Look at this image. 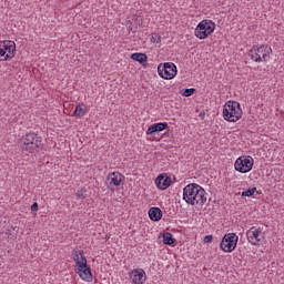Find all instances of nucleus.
<instances>
[{
  "label": "nucleus",
  "mask_w": 284,
  "mask_h": 284,
  "mask_svg": "<svg viewBox=\"0 0 284 284\" xmlns=\"http://www.w3.org/2000/svg\"><path fill=\"white\" fill-rule=\"evenodd\" d=\"M205 114V111H202L201 113H200V116H203Z\"/></svg>",
  "instance_id": "bb28decb"
},
{
  "label": "nucleus",
  "mask_w": 284,
  "mask_h": 284,
  "mask_svg": "<svg viewBox=\"0 0 284 284\" xmlns=\"http://www.w3.org/2000/svg\"><path fill=\"white\" fill-rule=\"evenodd\" d=\"M254 166V161L251 160L250 158H239L235 161L234 168L237 172H241L242 174H245L252 170Z\"/></svg>",
  "instance_id": "9d476101"
},
{
  "label": "nucleus",
  "mask_w": 284,
  "mask_h": 284,
  "mask_svg": "<svg viewBox=\"0 0 284 284\" xmlns=\"http://www.w3.org/2000/svg\"><path fill=\"white\" fill-rule=\"evenodd\" d=\"M2 48L3 49H1V57H4L3 61H10V59L14 58V52L17 50V44H14V41H2Z\"/></svg>",
  "instance_id": "1a4fd4ad"
},
{
  "label": "nucleus",
  "mask_w": 284,
  "mask_h": 284,
  "mask_svg": "<svg viewBox=\"0 0 284 284\" xmlns=\"http://www.w3.org/2000/svg\"><path fill=\"white\" fill-rule=\"evenodd\" d=\"M131 59L138 61V63H145V61H148V55L145 53H132Z\"/></svg>",
  "instance_id": "6ab92c4d"
},
{
  "label": "nucleus",
  "mask_w": 284,
  "mask_h": 284,
  "mask_svg": "<svg viewBox=\"0 0 284 284\" xmlns=\"http://www.w3.org/2000/svg\"><path fill=\"white\" fill-rule=\"evenodd\" d=\"M194 92H196V89L191 88V89H185L182 94H183V97H192V94H194Z\"/></svg>",
  "instance_id": "5701e85b"
},
{
  "label": "nucleus",
  "mask_w": 284,
  "mask_h": 284,
  "mask_svg": "<svg viewBox=\"0 0 284 284\" xmlns=\"http://www.w3.org/2000/svg\"><path fill=\"white\" fill-rule=\"evenodd\" d=\"M155 185L159 190H168L172 185V180L168 175L160 174L155 179Z\"/></svg>",
  "instance_id": "4468645a"
},
{
  "label": "nucleus",
  "mask_w": 284,
  "mask_h": 284,
  "mask_svg": "<svg viewBox=\"0 0 284 284\" xmlns=\"http://www.w3.org/2000/svg\"><path fill=\"white\" fill-rule=\"evenodd\" d=\"M31 212H39V204L37 202H34L32 205H31Z\"/></svg>",
  "instance_id": "393cba45"
},
{
  "label": "nucleus",
  "mask_w": 284,
  "mask_h": 284,
  "mask_svg": "<svg viewBox=\"0 0 284 284\" xmlns=\"http://www.w3.org/2000/svg\"><path fill=\"white\" fill-rule=\"evenodd\" d=\"M151 42L152 43H161V36H159V33H153L151 37Z\"/></svg>",
  "instance_id": "4be33fe9"
},
{
  "label": "nucleus",
  "mask_w": 284,
  "mask_h": 284,
  "mask_svg": "<svg viewBox=\"0 0 284 284\" xmlns=\"http://www.w3.org/2000/svg\"><path fill=\"white\" fill-rule=\"evenodd\" d=\"M183 200L189 205L203 207L207 202V196H205V191L201 185L191 183L183 189Z\"/></svg>",
  "instance_id": "f257e3e1"
},
{
  "label": "nucleus",
  "mask_w": 284,
  "mask_h": 284,
  "mask_svg": "<svg viewBox=\"0 0 284 284\" xmlns=\"http://www.w3.org/2000/svg\"><path fill=\"white\" fill-rule=\"evenodd\" d=\"M85 104H78L75 106V110L73 112V116H77L78 119H81V116H85Z\"/></svg>",
  "instance_id": "a211bd4d"
},
{
  "label": "nucleus",
  "mask_w": 284,
  "mask_h": 284,
  "mask_svg": "<svg viewBox=\"0 0 284 284\" xmlns=\"http://www.w3.org/2000/svg\"><path fill=\"white\" fill-rule=\"evenodd\" d=\"M270 54H272V48L262 44L261 47H253L248 51V57L254 61L255 63H261L262 61H267L270 59Z\"/></svg>",
  "instance_id": "20e7f679"
},
{
  "label": "nucleus",
  "mask_w": 284,
  "mask_h": 284,
  "mask_svg": "<svg viewBox=\"0 0 284 284\" xmlns=\"http://www.w3.org/2000/svg\"><path fill=\"white\" fill-rule=\"evenodd\" d=\"M214 30H216V23L212 20H202L195 28V37L197 39H207Z\"/></svg>",
  "instance_id": "39448f33"
},
{
  "label": "nucleus",
  "mask_w": 284,
  "mask_h": 284,
  "mask_svg": "<svg viewBox=\"0 0 284 284\" xmlns=\"http://www.w3.org/2000/svg\"><path fill=\"white\" fill-rule=\"evenodd\" d=\"M18 145L22 152H26L27 154H34V152H39V149L43 143L41 136L37 133H27L19 140Z\"/></svg>",
  "instance_id": "f03ea898"
},
{
  "label": "nucleus",
  "mask_w": 284,
  "mask_h": 284,
  "mask_svg": "<svg viewBox=\"0 0 284 284\" xmlns=\"http://www.w3.org/2000/svg\"><path fill=\"white\" fill-rule=\"evenodd\" d=\"M255 192H256V187L247 189L242 192V196H254Z\"/></svg>",
  "instance_id": "412c9836"
},
{
  "label": "nucleus",
  "mask_w": 284,
  "mask_h": 284,
  "mask_svg": "<svg viewBox=\"0 0 284 284\" xmlns=\"http://www.w3.org/2000/svg\"><path fill=\"white\" fill-rule=\"evenodd\" d=\"M149 219H151V221H161V219H163V211L155 206L151 207L149 210Z\"/></svg>",
  "instance_id": "f3484780"
},
{
  "label": "nucleus",
  "mask_w": 284,
  "mask_h": 284,
  "mask_svg": "<svg viewBox=\"0 0 284 284\" xmlns=\"http://www.w3.org/2000/svg\"><path fill=\"white\" fill-rule=\"evenodd\" d=\"M77 274H79L82 281H85L87 283H92V271L90 270V266H88V264H85L84 267L78 266Z\"/></svg>",
  "instance_id": "2eb2a0df"
},
{
  "label": "nucleus",
  "mask_w": 284,
  "mask_h": 284,
  "mask_svg": "<svg viewBox=\"0 0 284 284\" xmlns=\"http://www.w3.org/2000/svg\"><path fill=\"white\" fill-rule=\"evenodd\" d=\"M72 257L78 267H85V265L88 264V260L85 258V255L82 250L73 251Z\"/></svg>",
  "instance_id": "ddd939ff"
},
{
  "label": "nucleus",
  "mask_w": 284,
  "mask_h": 284,
  "mask_svg": "<svg viewBox=\"0 0 284 284\" xmlns=\"http://www.w3.org/2000/svg\"><path fill=\"white\" fill-rule=\"evenodd\" d=\"M239 243V236L235 233H227L223 236L220 247L222 252H234Z\"/></svg>",
  "instance_id": "0eeeda50"
},
{
  "label": "nucleus",
  "mask_w": 284,
  "mask_h": 284,
  "mask_svg": "<svg viewBox=\"0 0 284 284\" xmlns=\"http://www.w3.org/2000/svg\"><path fill=\"white\" fill-rule=\"evenodd\" d=\"M246 239L251 245H261L265 241V233L261 227L252 226L246 232Z\"/></svg>",
  "instance_id": "6e6552de"
},
{
  "label": "nucleus",
  "mask_w": 284,
  "mask_h": 284,
  "mask_svg": "<svg viewBox=\"0 0 284 284\" xmlns=\"http://www.w3.org/2000/svg\"><path fill=\"white\" fill-rule=\"evenodd\" d=\"M176 64L172 62H165L164 64H159L158 67L159 77L168 81L174 79V77H176Z\"/></svg>",
  "instance_id": "423d86ee"
},
{
  "label": "nucleus",
  "mask_w": 284,
  "mask_h": 284,
  "mask_svg": "<svg viewBox=\"0 0 284 284\" xmlns=\"http://www.w3.org/2000/svg\"><path fill=\"white\" fill-rule=\"evenodd\" d=\"M168 130V122H159L149 126L146 134H156V132H163Z\"/></svg>",
  "instance_id": "dca6fc26"
},
{
  "label": "nucleus",
  "mask_w": 284,
  "mask_h": 284,
  "mask_svg": "<svg viewBox=\"0 0 284 284\" xmlns=\"http://www.w3.org/2000/svg\"><path fill=\"white\" fill-rule=\"evenodd\" d=\"M214 236L213 235H206L204 236V243H212Z\"/></svg>",
  "instance_id": "a878e982"
},
{
  "label": "nucleus",
  "mask_w": 284,
  "mask_h": 284,
  "mask_svg": "<svg viewBox=\"0 0 284 284\" xmlns=\"http://www.w3.org/2000/svg\"><path fill=\"white\" fill-rule=\"evenodd\" d=\"M223 116L225 121L230 123H236L243 116V110L241 103L237 101H229L223 108Z\"/></svg>",
  "instance_id": "7ed1b4c3"
},
{
  "label": "nucleus",
  "mask_w": 284,
  "mask_h": 284,
  "mask_svg": "<svg viewBox=\"0 0 284 284\" xmlns=\"http://www.w3.org/2000/svg\"><path fill=\"white\" fill-rule=\"evenodd\" d=\"M164 245H174L176 243V240L173 239L172 233H164L162 235Z\"/></svg>",
  "instance_id": "aec40b11"
},
{
  "label": "nucleus",
  "mask_w": 284,
  "mask_h": 284,
  "mask_svg": "<svg viewBox=\"0 0 284 284\" xmlns=\"http://www.w3.org/2000/svg\"><path fill=\"white\" fill-rule=\"evenodd\" d=\"M77 199H85V189H80L75 193Z\"/></svg>",
  "instance_id": "b1692460"
},
{
  "label": "nucleus",
  "mask_w": 284,
  "mask_h": 284,
  "mask_svg": "<svg viewBox=\"0 0 284 284\" xmlns=\"http://www.w3.org/2000/svg\"><path fill=\"white\" fill-rule=\"evenodd\" d=\"M125 176L119 172H112L108 175V187H119L121 182H123Z\"/></svg>",
  "instance_id": "9b49d317"
},
{
  "label": "nucleus",
  "mask_w": 284,
  "mask_h": 284,
  "mask_svg": "<svg viewBox=\"0 0 284 284\" xmlns=\"http://www.w3.org/2000/svg\"><path fill=\"white\" fill-rule=\"evenodd\" d=\"M131 281L133 284H143L145 283V271L143 268H134L130 272Z\"/></svg>",
  "instance_id": "f8f14e48"
}]
</instances>
